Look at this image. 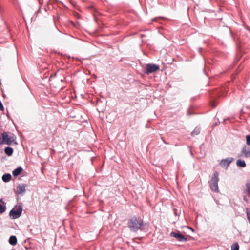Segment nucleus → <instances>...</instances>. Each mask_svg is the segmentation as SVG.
Returning a JSON list of instances; mask_svg holds the SVG:
<instances>
[{"label": "nucleus", "mask_w": 250, "mask_h": 250, "mask_svg": "<svg viewBox=\"0 0 250 250\" xmlns=\"http://www.w3.org/2000/svg\"><path fill=\"white\" fill-rule=\"evenodd\" d=\"M143 225L141 220H137L136 217L130 219L128 222V226L130 230L133 231H138Z\"/></svg>", "instance_id": "obj_1"}, {"label": "nucleus", "mask_w": 250, "mask_h": 250, "mask_svg": "<svg viewBox=\"0 0 250 250\" xmlns=\"http://www.w3.org/2000/svg\"><path fill=\"white\" fill-rule=\"evenodd\" d=\"M218 176V172L217 171L214 172L209 182L210 189L211 191L215 192H218L219 191L218 186V183L219 181Z\"/></svg>", "instance_id": "obj_2"}, {"label": "nucleus", "mask_w": 250, "mask_h": 250, "mask_svg": "<svg viewBox=\"0 0 250 250\" xmlns=\"http://www.w3.org/2000/svg\"><path fill=\"white\" fill-rule=\"evenodd\" d=\"M2 138L4 142L7 145H11L13 143L16 144V142H15L16 137L12 133L4 132L2 134Z\"/></svg>", "instance_id": "obj_3"}, {"label": "nucleus", "mask_w": 250, "mask_h": 250, "mask_svg": "<svg viewBox=\"0 0 250 250\" xmlns=\"http://www.w3.org/2000/svg\"><path fill=\"white\" fill-rule=\"evenodd\" d=\"M22 208L21 206H16L9 212L10 217L13 219L18 218L21 215Z\"/></svg>", "instance_id": "obj_4"}, {"label": "nucleus", "mask_w": 250, "mask_h": 250, "mask_svg": "<svg viewBox=\"0 0 250 250\" xmlns=\"http://www.w3.org/2000/svg\"><path fill=\"white\" fill-rule=\"evenodd\" d=\"M159 70V66L155 64L148 63L146 65V69L145 73L146 74L155 72Z\"/></svg>", "instance_id": "obj_5"}, {"label": "nucleus", "mask_w": 250, "mask_h": 250, "mask_svg": "<svg viewBox=\"0 0 250 250\" xmlns=\"http://www.w3.org/2000/svg\"><path fill=\"white\" fill-rule=\"evenodd\" d=\"M27 185L21 184L17 186L16 193L18 194H22L26 192Z\"/></svg>", "instance_id": "obj_6"}, {"label": "nucleus", "mask_w": 250, "mask_h": 250, "mask_svg": "<svg viewBox=\"0 0 250 250\" xmlns=\"http://www.w3.org/2000/svg\"><path fill=\"white\" fill-rule=\"evenodd\" d=\"M170 235L172 237H175L178 241L180 242H184L187 240V239L184 235L178 233L172 232L170 233Z\"/></svg>", "instance_id": "obj_7"}, {"label": "nucleus", "mask_w": 250, "mask_h": 250, "mask_svg": "<svg viewBox=\"0 0 250 250\" xmlns=\"http://www.w3.org/2000/svg\"><path fill=\"white\" fill-rule=\"evenodd\" d=\"M241 153L242 156L244 157L248 158L250 157V149L246 146L243 147Z\"/></svg>", "instance_id": "obj_8"}, {"label": "nucleus", "mask_w": 250, "mask_h": 250, "mask_svg": "<svg viewBox=\"0 0 250 250\" xmlns=\"http://www.w3.org/2000/svg\"><path fill=\"white\" fill-rule=\"evenodd\" d=\"M233 161L232 158H228L227 159L222 160L220 162V165L223 167H228Z\"/></svg>", "instance_id": "obj_9"}, {"label": "nucleus", "mask_w": 250, "mask_h": 250, "mask_svg": "<svg viewBox=\"0 0 250 250\" xmlns=\"http://www.w3.org/2000/svg\"><path fill=\"white\" fill-rule=\"evenodd\" d=\"M22 170V168L21 166H19L17 168L13 171V175L14 176H17L19 175Z\"/></svg>", "instance_id": "obj_10"}, {"label": "nucleus", "mask_w": 250, "mask_h": 250, "mask_svg": "<svg viewBox=\"0 0 250 250\" xmlns=\"http://www.w3.org/2000/svg\"><path fill=\"white\" fill-rule=\"evenodd\" d=\"M9 243L11 245L14 246L17 243V239L16 236H11L9 238Z\"/></svg>", "instance_id": "obj_11"}, {"label": "nucleus", "mask_w": 250, "mask_h": 250, "mask_svg": "<svg viewBox=\"0 0 250 250\" xmlns=\"http://www.w3.org/2000/svg\"><path fill=\"white\" fill-rule=\"evenodd\" d=\"M244 193L249 197H250V183L246 184V188L244 190Z\"/></svg>", "instance_id": "obj_12"}, {"label": "nucleus", "mask_w": 250, "mask_h": 250, "mask_svg": "<svg viewBox=\"0 0 250 250\" xmlns=\"http://www.w3.org/2000/svg\"><path fill=\"white\" fill-rule=\"evenodd\" d=\"M11 175L10 174H5L2 176V179L4 182H8L11 180Z\"/></svg>", "instance_id": "obj_13"}, {"label": "nucleus", "mask_w": 250, "mask_h": 250, "mask_svg": "<svg viewBox=\"0 0 250 250\" xmlns=\"http://www.w3.org/2000/svg\"><path fill=\"white\" fill-rule=\"evenodd\" d=\"M236 165L238 167H245L246 166L245 162L241 159H239L236 161Z\"/></svg>", "instance_id": "obj_14"}, {"label": "nucleus", "mask_w": 250, "mask_h": 250, "mask_svg": "<svg viewBox=\"0 0 250 250\" xmlns=\"http://www.w3.org/2000/svg\"><path fill=\"white\" fill-rule=\"evenodd\" d=\"M4 151L5 153L9 156L12 155L13 152V149L10 147H6L5 148Z\"/></svg>", "instance_id": "obj_15"}, {"label": "nucleus", "mask_w": 250, "mask_h": 250, "mask_svg": "<svg viewBox=\"0 0 250 250\" xmlns=\"http://www.w3.org/2000/svg\"><path fill=\"white\" fill-rule=\"evenodd\" d=\"M239 246L238 243L235 242L233 243L231 247V250H239Z\"/></svg>", "instance_id": "obj_16"}, {"label": "nucleus", "mask_w": 250, "mask_h": 250, "mask_svg": "<svg viewBox=\"0 0 250 250\" xmlns=\"http://www.w3.org/2000/svg\"><path fill=\"white\" fill-rule=\"evenodd\" d=\"M246 144L248 145H250V135H248L246 136Z\"/></svg>", "instance_id": "obj_17"}, {"label": "nucleus", "mask_w": 250, "mask_h": 250, "mask_svg": "<svg viewBox=\"0 0 250 250\" xmlns=\"http://www.w3.org/2000/svg\"><path fill=\"white\" fill-rule=\"evenodd\" d=\"M199 133V130L198 128H195L192 132V135H197Z\"/></svg>", "instance_id": "obj_18"}, {"label": "nucleus", "mask_w": 250, "mask_h": 250, "mask_svg": "<svg viewBox=\"0 0 250 250\" xmlns=\"http://www.w3.org/2000/svg\"><path fill=\"white\" fill-rule=\"evenodd\" d=\"M211 105L213 107H215L216 106V104L215 102H212L211 103Z\"/></svg>", "instance_id": "obj_19"}, {"label": "nucleus", "mask_w": 250, "mask_h": 250, "mask_svg": "<svg viewBox=\"0 0 250 250\" xmlns=\"http://www.w3.org/2000/svg\"><path fill=\"white\" fill-rule=\"evenodd\" d=\"M3 142H4L3 140V138H2V139H1V137H0V145L1 144H2L3 143Z\"/></svg>", "instance_id": "obj_20"}, {"label": "nucleus", "mask_w": 250, "mask_h": 250, "mask_svg": "<svg viewBox=\"0 0 250 250\" xmlns=\"http://www.w3.org/2000/svg\"><path fill=\"white\" fill-rule=\"evenodd\" d=\"M248 218H249V220L250 221V217L248 216Z\"/></svg>", "instance_id": "obj_21"}, {"label": "nucleus", "mask_w": 250, "mask_h": 250, "mask_svg": "<svg viewBox=\"0 0 250 250\" xmlns=\"http://www.w3.org/2000/svg\"><path fill=\"white\" fill-rule=\"evenodd\" d=\"M244 200H246V197H244Z\"/></svg>", "instance_id": "obj_22"}]
</instances>
